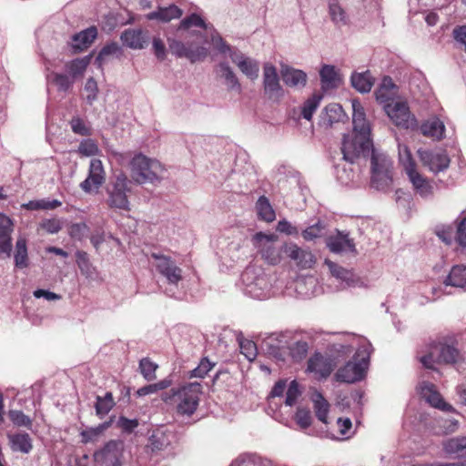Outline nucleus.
<instances>
[{"instance_id": "nucleus-48", "label": "nucleus", "mask_w": 466, "mask_h": 466, "mask_svg": "<svg viewBox=\"0 0 466 466\" xmlns=\"http://www.w3.org/2000/svg\"><path fill=\"white\" fill-rule=\"evenodd\" d=\"M61 202L57 199L53 200H31L28 203L23 205V207L27 210H52L61 206Z\"/></svg>"}, {"instance_id": "nucleus-12", "label": "nucleus", "mask_w": 466, "mask_h": 466, "mask_svg": "<svg viewBox=\"0 0 466 466\" xmlns=\"http://www.w3.org/2000/svg\"><path fill=\"white\" fill-rule=\"evenodd\" d=\"M384 108L388 116L397 127L405 129L413 127L415 118L411 116L409 106L406 102L397 101L387 103Z\"/></svg>"}, {"instance_id": "nucleus-46", "label": "nucleus", "mask_w": 466, "mask_h": 466, "mask_svg": "<svg viewBox=\"0 0 466 466\" xmlns=\"http://www.w3.org/2000/svg\"><path fill=\"white\" fill-rule=\"evenodd\" d=\"M238 67L251 80H255L258 77L259 64L255 59L247 57Z\"/></svg>"}, {"instance_id": "nucleus-44", "label": "nucleus", "mask_w": 466, "mask_h": 466, "mask_svg": "<svg viewBox=\"0 0 466 466\" xmlns=\"http://www.w3.org/2000/svg\"><path fill=\"white\" fill-rule=\"evenodd\" d=\"M105 172L101 160L92 159L89 167L88 177L96 187H100L105 180Z\"/></svg>"}, {"instance_id": "nucleus-30", "label": "nucleus", "mask_w": 466, "mask_h": 466, "mask_svg": "<svg viewBox=\"0 0 466 466\" xmlns=\"http://www.w3.org/2000/svg\"><path fill=\"white\" fill-rule=\"evenodd\" d=\"M420 132L425 137L441 140L444 136L445 126L439 118H431L421 124Z\"/></svg>"}, {"instance_id": "nucleus-13", "label": "nucleus", "mask_w": 466, "mask_h": 466, "mask_svg": "<svg viewBox=\"0 0 466 466\" xmlns=\"http://www.w3.org/2000/svg\"><path fill=\"white\" fill-rule=\"evenodd\" d=\"M151 257L157 260L156 268L167 279L168 284L177 286L182 279V269L170 257L159 253H152Z\"/></svg>"}, {"instance_id": "nucleus-6", "label": "nucleus", "mask_w": 466, "mask_h": 466, "mask_svg": "<svg viewBox=\"0 0 466 466\" xmlns=\"http://www.w3.org/2000/svg\"><path fill=\"white\" fill-rule=\"evenodd\" d=\"M373 147L372 139L370 137L360 135H344L341 143L342 159L350 164L360 158L367 159L371 154Z\"/></svg>"}, {"instance_id": "nucleus-14", "label": "nucleus", "mask_w": 466, "mask_h": 466, "mask_svg": "<svg viewBox=\"0 0 466 466\" xmlns=\"http://www.w3.org/2000/svg\"><path fill=\"white\" fill-rule=\"evenodd\" d=\"M417 154L422 165L434 173L444 171L450 166V158L445 151H432L420 148Z\"/></svg>"}, {"instance_id": "nucleus-7", "label": "nucleus", "mask_w": 466, "mask_h": 466, "mask_svg": "<svg viewBox=\"0 0 466 466\" xmlns=\"http://www.w3.org/2000/svg\"><path fill=\"white\" fill-rule=\"evenodd\" d=\"M278 236L258 232L252 237V244L261 255V258L269 265H277L281 261L283 245L278 246Z\"/></svg>"}, {"instance_id": "nucleus-51", "label": "nucleus", "mask_w": 466, "mask_h": 466, "mask_svg": "<svg viewBox=\"0 0 466 466\" xmlns=\"http://www.w3.org/2000/svg\"><path fill=\"white\" fill-rule=\"evenodd\" d=\"M53 83L56 86L59 92H68L75 83L67 74L64 73H53Z\"/></svg>"}, {"instance_id": "nucleus-52", "label": "nucleus", "mask_w": 466, "mask_h": 466, "mask_svg": "<svg viewBox=\"0 0 466 466\" xmlns=\"http://www.w3.org/2000/svg\"><path fill=\"white\" fill-rule=\"evenodd\" d=\"M325 229L326 226L319 220L317 223L310 225L302 230L301 236L305 240L311 241L315 238L322 237Z\"/></svg>"}, {"instance_id": "nucleus-56", "label": "nucleus", "mask_w": 466, "mask_h": 466, "mask_svg": "<svg viewBox=\"0 0 466 466\" xmlns=\"http://www.w3.org/2000/svg\"><path fill=\"white\" fill-rule=\"evenodd\" d=\"M215 366L208 358H203L198 366L190 371V378H204Z\"/></svg>"}, {"instance_id": "nucleus-31", "label": "nucleus", "mask_w": 466, "mask_h": 466, "mask_svg": "<svg viewBox=\"0 0 466 466\" xmlns=\"http://www.w3.org/2000/svg\"><path fill=\"white\" fill-rule=\"evenodd\" d=\"M350 83L360 93L365 94L371 90L374 84V78L372 77L370 71L367 70L362 73H353L350 77Z\"/></svg>"}, {"instance_id": "nucleus-39", "label": "nucleus", "mask_w": 466, "mask_h": 466, "mask_svg": "<svg viewBox=\"0 0 466 466\" xmlns=\"http://www.w3.org/2000/svg\"><path fill=\"white\" fill-rule=\"evenodd\" d=\"M256 208L260 219L267 222H271L275 219V212L267 197L261 196L258 198L256 203Z\"/></svg>"}, {"instance_id": "nucleus-24", "label": "nucleus", "mask_w": 466, "mask_h": 466, "mask_svg": "<svg viewBox=\"0 0 466 466\" xmlns=\"http://www.w3.org/2000/svg\"><path fill=\"white\" fill-rule=\"evenodd\" d=\"M280 75L284 84L289 87L302 88L307 84L308 76L303 70L284 66L281 67Z\"/></svg>"}, {"instance_id": "nucleus-28", "label": "nucleus", "mask_w": 466, "mask_h": 466, "mask_svg": "<svg viewBox=\"0 0 466 466\" xmlns=\"http://www.w3.org/2000/svg\"><path fill=\"white\" fill-rule=\"evenodd\" d=\"M7 438L13 451L29 453L33 449L32 439L26 432L8 433Z\"/></svg>"}, {"instance_id": "nucleus-35", "label": "nucleus", "mask_w": 466, "mask_h": 466, "mask_svg": "<svg viewBox=\"0 0 466 466\" xmlns=\"http://www.w3.org/2000/svg\"><path fill=\"white\" fill-rule=\"evenodd\" d=\"M444 451L457 458L466 461V437H456L444 442Z\"/></svg>"}, {"instance_id": "nucleus-33", "label": "nucleus", "mask_w": 466, "mask_h": 466, "mask_svg": "<svg viewBox=\"0 0 466 466\" xmlns=\"http://www.w3.org/2000/svg\"><path fill=\"white\" fill-rule=\"evenodd\" d=\"M325 264L328 266L329 270L333 277L344 281L348 287L355 286L357 280L354 279V275L351 271L329 259H326Z\"/></svg>"}, {"instance_id": "nucleus-40", "label": "nucleus", "mask_w": 466, "mask_h": 466, "mask_svg": "<svg viewBox=\"0 0 466 466\" xmlns=\"http://www.w3.org/2000/svg\"><path fill=\"white\" fill-rule=\"evenodd\" d=\"M122 55V49L118 43L110 42L105 45L101 50L99 51L97 56L96 57L95 63L101 67L106 57L110 56H119Z\"/></svg>"}, {"instance_id": "nucleus-1", "label": "nucleus", "mask_w": 466, "mask_h": 466, "mask_svg": "<svg viewBox=\"0 0 466 466\" xmlns=\"http://www.w3.org/2000/svg\"><path fill=\"white\" fill-rule=\"evenodd\" d=\"M201 393L202 385L199 382H190L170 389L162 394L161 399L167 404L177 403L176 410L178 415L190 417L199 405Z\"/></svg>"}, {"instance_id": "nucleus-53", "label": "nucleus", "mask_w": 466, "mask_h": 466, "mask_svg": "<svg viewBox=\"0 0 466 466\" xmlns=\"http://www.w3.org/2000/svg\"><path fill=\"white\" fill-rule=\"evenodd\" d=\"M76 264L83 275L90 278L93 275V267L89 262L88 255L85 251L78 250L76 253Z\"/></svg>"}, {"instance_id": "nucleus-19", "label": "nucleus", "mask_w": 466, "mask_h": 466, "mask_svg": "<svg viewBox=\"0 0 466 466\" xmlns=\"http://www.w3.org/2000/svg\"><path fill=\"white\" fill-rule=\"evenodd\" d=\"M214 71L217 77L223 80L228 91L241 93V84L228 62H220L215 66Z\"/></svg>"}, {"instance_id": "nucleus-29", "label": "nucleus", "mask_w": 466, "mask_h": 466, "mask_svg": "<svg viewBox=\"0 0 466 466\" xmlns=\"http://www.w3.org/2000/svg\"><path fill=\"white\" fill-rule=\"evenodd\" d=\"M14 263L18 269H24L29 266L27 241L25 238H17L14 250Z\"/></svg>"}, {"instance_id": "nucleus-4", "label": "nucleus", "mask_w": 466, "mask_h": 466, "mask_svg": "<svg viewBox=\"0 0 466 466\" xmlns=\"http://www.w3.org/2000/svg\"><path fill=\"white\" fill-rule=\"evenodd\" d=\"M370 185L377 190H386L392 184L393 162L384 152L372 148L370 154Z\"/></svg>"}, {"instance_id": "nucleus-57", "label": "nucleus", "mask_w": 466, "mask_h": 466, "mask_svg": "<svg viewBox=\"0 0 466 466\" xmlns=\"http://www.w3.org/2000/svg\"><path fill=\"white\" fill-rule=\"evenodd\" d=\"M39 227L48 234H56L62 228V222L59 218H45L43 219Z\"/></svg>"}, {"instance_id": "nucleus-27", "label": "nucleus", "mask_w": 466, "mask_h": 466, "mask_svg": "<svg viewBox=\"0 0 466 466\" xmlns=\"http://www.w3.org/2000/svg\"><path fill=\"white\" fill-rule=\"evenodd\" d=\"M312 343L309 336L294 340L288 347L289 356L294 361H301L307 357Z\"/></svg>"}, {"instance_id": "nucleus-62", "label": "nucleus", "mask_w": 466, "mask_h": 466, "mask_svg": "<svg viewBox=\"0 0 466 466\" xmlns=\"http://www.w3.org/2000/svg\"><path fill=\"white\" fill-rule=\"evenodd\" d=\"M455 240L460 246L466 248V216L458 221Z\"/></svg>"}, {"instance_id": "nucleus-47", "label": "nucleus", "mask_w": 466, "mask_h": 466, "mask_svg": "<svg viewBox=\"0 0 466 466\" xmlns=\"http://www.w3.org/2000/svg\"><path fill=\"white\" fill-rule=\"evenodd\" d=\"M192 26L201 27L203 29L208 27L206 22L198 14L193 13L180 21L177 31L188 30Z\"/></svg>"}, {"instance_id": "nucleus-41", "label": "nucleus", "mask_w": 466, "mask_h": 466, "mask_svg": "<svg viewBox=\"0 0 466 466\" xmlns=\"http://www.w3.org/2000/svg\"><path fill=\"white\" fill-rule=\"evenodd\" d=\"M148 446L152 451H160L165 450L170 445V440L168 436L162 431H156L148 439Z\"/></svg>"}, {"instance_id": "nucleus-58", "label": "nucleus", "mask_w": 466, "mask_h": 466, "mask_svg": "<svg viewBox=\"0 0 466 466\" xmlns=\"http://www.w3.org/2000/svg\"><path fill=\"white\" fill-rule=\"evenodd\" d=\"M98 150L96 143L90 138L82 140L78 147V152L86 157L95 156Z\"/></svg>"}, {"instance_id": "nucleus-9", "label": "nucleus", "mask_w": 466, "mask_h": 466, "mask_svg": "<svg viewBox=\"0 0 466 466\" xmlns=\"http://www.w3.org/2000/svg\"><path fill=\"white\" fill-rule=\"evenodd\" d=\"M263 93L265 97L273 103H279L284 96L277 68L269 63L263 66Z\"/></svg>"}, {"instance_id": "nucleus-16", "label": "nucleus", "mask_w": 466, "mask_h": 466, "mask_svg": "<svg viewBox=\"0 0 466 466\" xmlns=\"http://www.w3.org/2000/svg\"><path fill=\"white\" fill-rule=\"evenodd\" d=\"M325 243L329 251L335 254L358 253L354 239L350 238V233L346 231L336 229V234L327 237Z\"/></svg>"}, {"instance_id": "nucleus-43", "label": "nucleus", "mask_w": 466, "mask_h": 466, "mask_svg": "<svg viewBox=\"0 0 466 466\" xmlns=\"http://www.w3.org/2000/svg\"><path fill=\"white\" fill-rule=\"evenodd\" d=\"M423 391L427 390L429 392L427 396V401L434 408H437L441 410H451V406L446 403L441 394L433 390V385H426L423 389Z\"/></svg>"}, {"instance_id": "nucleus-54", "label": "nucleus", "mask_w": 466, "mask_h": 466, "mask_svg": "<svg viewBox=\"0 0 466 466\" xmlns=\"http://www.w3.org/2000/svg\"><path fill=\"white\" fill-rule=\"evenodd\" d=\"M157 365L152 362L148 358H144L139 361V370L143 377L151 381L156 379V370Z\"/></svg>"}, {"instance_id": "nucleus-17", "label": "nucleus", "mask_w": 466, "mask_h": 466, "mask_svg": "<svg viewBox=\"0 0 466 466\" xmlns=\"http://www.w3.org/2000/svg\"><path fill=\"white\" fill-rule=\"evenodd\" d=\"M283 254L302 268H309L315 263V258L309 250L303 249L292 242L283 244Z\"/></svg>"}, {"instance_id": "nucleus-32", "label": "nucleus", "mask_w": 466, "mask_h": 466, "mask_svg": "<svg viewBox=\"0 0 466 466\" xmlns=\"http://www.w3.org/2000/svg\"><path fill=\"white\" fill-rule=\"evenodd\" d=\"M91 56H86L81 58H76L67 62L65 66L67 71V75L76 81L78 77L83 76L86 67L90 64Z\"/></svg>"}, {"instance_id": "nucleus-18", "label": "nucleus", "mask_w": 466, "mask_h": 466, "mask_svg": "<svg viewBox=\"0 0 466 466\" xmlns=\"http://www.w3.org/2000/svg\"><path fill=\"white\" fill-rule=\"evenodd\" d=\"M13 226V222L8 217L0 214V259L11 257Z\"/></svg>"}, {"instance_id": "nucleus-8", "label": "nucleus", "mask_w": 466, "mask_h": 466, "mask_svg": "<svg viewBox=\"0 0 466 466\" xmlns=\"http://www.w3.org/2000/svg\"><path fill=\"white\" fill-rule=\"evenodd\" d=\"M168 50L177 58H187L190 63L203 61L208 56V48L195 43H183L174 37H167Z\"/></svg>"}, {"instance_id": "nucleus-15", "label": "nucleus", "mask_w": 466, "mask_h": 466, "mask_svg": "<svg viewBox=\"0 0 466 466\" xmlns=\"http://www.w3.org/2000/svg\"><path fill=\"white\" fill-rule=\"evenodd\" d=\"M337 366L334 358L315 352L308 360L307 371L316 374L319 379L328 378Z\"/></svg>"}, {"instance_id": "nucleus-55", "label": "nucleus", "mask_w": 466, "mask_h": 466, "mask_svg": "<svg viewBox=\"0 0 466 466\" xmlns=\"http://www.w3.org/2000/svg\"><path fill=\"white\" fill-rule=\"evenodd\" d=\"M329 15L331 20L336 24H346L345 11L339 5L338 1L330 2L329 5Z\"/></svg>"}, {"instance_id": "nucleus-59", "label": "nucleus", "mask_w": 466, "mask_h": 466, "mask_svg": "<svg viewBox=\"0 0 466 466\" xmlns=\"http://www.w3.org/2000/svg\"><path fill=\"white\" fill-rule=\"evenodd\" d=\"M71 129L75 134L80 136H90L91 128L88 127L83 119L78 116H74L70 121Z\"/></svg>"}, {"instance_id": "nucleus-61", "label": "nucleus", "mask_w": 466, "mask_h": 466, "mask_svg": "<svg viewBox=\"0 0 466 466\" xmlns=\"http://www.w3.org/2000/svg\"><path fill=\"white\" fill-rule=\"evenodd\" d=\"M239 347L241 350V353L244 354L248 360H252L256 358L257 347L253 341L248 339H240Z\"/></svg>"}, {"instance_id": "nucleus-60", "label": "nucleus", "mask_w": 466, "mask_h": 466, "mask_svg": "<svg viewBox=\"0 0 466 466\" xmlns=\"http://www.w3.org/2000/svg\"><path fill=\"white\" fill-rule=\"evenodd\" d=\"M295 419L297 423L302 429H307L310 426L312 418L309 410L306 408H298L295 414Z\"/></svg>"}, {"instance_id": "nucleus-36", "label": "nucleus", "mask_w": 466, "mask_h": 466, "mask_svg": "<svg viewBox=\"0 0 466 466\" xmlns=\"http://www.w3.org/2000/svg\"><path fill=\"white\" fill-rule=\"evenodd\" d=\"M404 152L406 155V164H405V169L406 172L410 177V182L412 183L415 190L422 186L424 183L427 182V180L419 174L415 169V163L412 160L410 152L409 151L408 147H404Z\"/></svg>"}, {"instance_id": "nucleus-49", "label": "nucleus", "mask_w": 466, "mask_h": 466, "mask_svg": "<svg viewBox=\"0 0 466 466\" xmlns=\"http://www.w3.org/2000/svg\"><path fill=\"white\" fill-rule=\"evenodd\" d=\"M352 347L341 343H334L329 347V356L334 358L337 364L339 359H345L352 353Z\"/></svg>"}, {"instance_id": "nucleus-42", "label": "nucleus", "mask_w": 466, "mask_h": 466, "mask_svg": "<svg viewBox=\"0 0 466 466\" xmlns=\"http://www.w3.org/2000/svg\"><path fill=\"white\" fill-rule=\"evenodd\" d=\"M116 405L111 392H106L104 397L96 396L95 409L100 418L106 415Z\"/></svg>"}, {"instance_id": "nucleus-22", "label": "nucleus", "mask_w": 466, "mask_h": 466, "mask_svg": "<svg viewBox=\"0 0 466 466\" xmlns=\"http://www.w3.org/2000/svg\"><path fill=\"white\" fill-rule=\"evenodd\" d=\"M97 28L95 25L75 34L72 36L71 48L74 54L86 50L97 37Z\"/></svg>"}, {"instance_id": "nucleus-45", "label": "nucleus", "mask_w": 466, "mask_h": 466, "mask_svg": "<svg viewBox=\"0 0 466 466\" xmlns=\"http://www.w3.org/2000/svg\"><path fill=\"white\" fill-rule=\"evenodd\" d=\"M8 418L16 427H24L27 430H31L33 427L32 419L25 415L22 410H10L8 411Z\"/></svg>"}, {"instance_id": "nucleus-63", "label": "nucleus", "mask_w": 466, "mask_h": 466, "mask_svg": "<svg viewBox=\"0 0 466 466\" xmlns=\"http://www.w3.org/2000/svg\"><path fill=\"white\" fill-rule=\"evenodd\" d=\"M300 394L299 390V383L296 380H292L288 388L285 403L288 406H292L299 395Z\"/></svg>"}, {"instance_id": "nucleus-11", "label": "nucleus", "mask_w": 466, "mask_h": 466, "mask_svg": "<svg viewBox=\"0 0 466 466\" xmlns=\"http://www.w3.org/2000/svg\"><path fill=\"white\" fill-rule=\"evenodd\" d=\"M369 358H361L358 361H348L335 373V379L339 382L354 383L361 380L368 368Z\"/></svg>"}, {"instance_id": "nucleus-3", "label": "nucleus", "mask_w": 466, "mask_h": 466, "mask_svg": "<svg viewBox=\"0 0 466 466\" xmlns=\"http://www.w3.org/2000/svg\"><path fill=\"white\" fill-rule=\"evenodd\" d=\"M132 185L133 181L124 172L115 173L106 187L107 194L106 205L110 208L129 211L130 203L127 193L131 192Z\"/></svg>"}, {"instance_id": "nucleus-37", "label": "nucleus", "mask_w": 466, "mask_h": 466, "mask_svg": "<svg viewBox=\"0 0 466 466\" xmlns=\"http://www.w3.org/2000/svg\"><path fill=\"white\" fill-rule=\"evenodd\" d=\"M319 76L323 86L328 88L337 87L340 80L335 66L330 65L322 66Z\"/></svg>"}, {"instance_id": "nucleus-26", "label": "nucleus", "mask_w": 466, "mask_h": 466, "mask_svg": "<svg viewBox=\"0 0 466 466\" xmlns=\"http://www.w3.org/2000/svg\"><path fill=\"white\" fill-rule=\"evenodd\" d=\"M183 11L176 5H169L165 7H158L157 10L147 15L148 20H157L162 23H167L172 19L179 18Z\"/></svg>"}, {"instance_id": "nucleus-5", "label": "nucleus", "mask_w": 466, "mask_h": 466, "mask_svg": "<svg viewBox=\"0 0 466 466\" xmlns=\"http://www.w3.org/2000/svg\"><path fill=\"white\" fill-rule=\"evenodd\" d=\"M131 177L137 184L160 182L163 167L159 161L136 155L130 161Z\"/></svg>"}, {"instance_id": "nucleus-10", "label": "nucleus", "mask_w": 466, "mask_h": 466, "mask_svg": "<svg viewBox=\"0 0 466 466\" xmlns=\"http://www.w3.org/2000/svg\"><path fill=\"white\" fill-rule=\"evenodd\" d=\"M123 451L122 441L111 440L101 450L94 453V460L100 466H120Z\"/></svg>"}, {"instance_id": "nucleus-23", "label": "nucleus", "mask_w": 466, "mask_h": 466, "mask_svg": "<svg viewBox=\"0 0 466 466\" xmlns=\"http://www.w3.org/2000/svg\"><path fill=\"white\" fill-rule=\"evenodd\" d=\"M347 118L342 106L337 103H331L325 106L319 116V125L329 128L335 123L343 122Z\"/></svg>"}, {"instance_id": "nucleus-34", "label": "nucleus", "mask_w": 466, "mask_h": 466, "mask_svg": "<svg viewBox=\"0 0 466 466\" xmlns=\"http://www.w3.org/2000/svg\"><path fill=\"white\" fill-rule=\"evenodd\" d=\"M443 283L446 286L466 288V266H453Z\"/></svg>"}, {"instance_id": "nucleus-2", "label": "nucleus", "mask_w": 466, "mask_h": 466, "mask_svg": "<svg viewBox=\"0 0 466 466\" xmlns=\"http://www.w3.org/2000/svg\"><path fill=\"white\" fill-rule=\"evenodd\" d=\"M426 369L434 370V364L455 365L462 360V355L453 343L447 339L432 341L429 345L428 353L420 358Z\"/></svg>"}, {"instance_id": "nucleus-38", "label": "nucleus", "mask_w": 466, "mask_h": 466, "mask_svg": "<svg viewBox=\"0 0 466 466\" xmlns=\"http://www.w3.org/2000/svg\"><path fill=\"white\" fill-rule=\"evenodd\" d=\"M312 401L314 406V410L316 417L323 423H327L328 419V413L329 410V404L325 400L323 395L319 392L315 391L312 395Z\"/></svg>"}, {"instance_id": "nucleus-64", "label": "nucleus", "mask_w": 466, "mask_h": 466, "mask_svg": "<svg viewBox=\"0 0 466 466\" xmlns=\"http://www.w3.org/2000/svg\"><path fill=\"white\" fill-rule=\"evenodd\" d=\"M153 51L159 61H164L167 57V48L164 42L159 37L153 38Z\"/></svg>"}, {"instance_id": "nucleus-20", "label": "nucleus", "mask_w": 466, "mask_h": 466, "mask_svg": "<svg viewBox=\"0 0 466 466\" xmlns=\"http://www.w3.org/2000/svg\"><path fill=\"white\" fill-rule=\"evenodd\" d=\"M352 134L370 137L371 136V127L369 120L366 118V114L363 106L358 100L352 101Z\"/></svg>"}, {"instance_id": "nucleus-21", "label": "nucleus", "mask_w": 466, "mask_h": 466, "mask_svg": "<svg viewBox=\"0 0 466 466\" xmlns=\"http://www.w3.org/2000/svg\"><path fill=\"white\" fill-rule=\"evenodd\" d=\"M120 39L129 48L144 49L148 46L150 37L147 31L128 28L121 34Z\"/></svg>"}, {"instance_id": "nucleus-25", "label": "nucleus", "mask_w": 466, "mask_h": 466, "mask_svg": "<svg viewBox=\"0 0 466 466\" xmlns=\"http://www.w3.org/2000/svg\"><path fill=\"white\" fill-rule=\"evenodd\" d=\"M212 43L220 54L228 55L231 61L238 66L247 58L242 52L229 46L218 34L212 35Z\"/></svg>"}, {"instance_id": "nucleus-50", "label": "nucleus", "mask_w": 466, "mask_h": 466, "mask_svg": "<svg viewBox=\"0 0 466 466\" xmlns=\"http://www.w3.org/2000/svg\"><path fill=\"white\" fill-rule=\"evenodd\" d=\"M321 98L322 96L320 95L314 94L304 102L301 110L303 118L307 120H310L312 118V116L318 108Z\"/></svg>"}]
</instances>
